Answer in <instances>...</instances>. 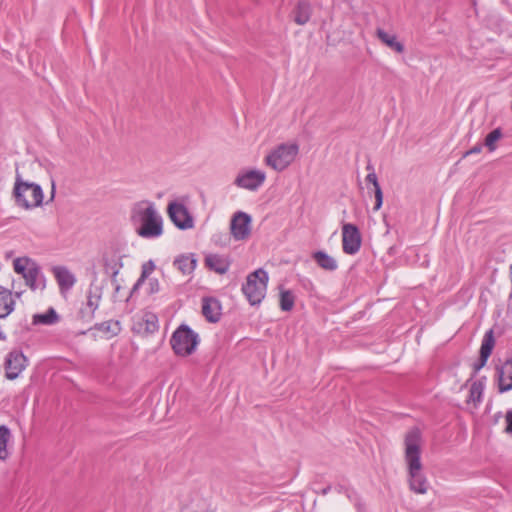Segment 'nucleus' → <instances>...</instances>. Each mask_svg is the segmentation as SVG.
Segmentation results:
<instances>
[{
  "mask_svg": "<svg viewBox=\"0 0 512 512\" xmlns=\"http://www.w3.org/2000/svg\"><path fill=\"white\" fill-rule=\"evenodd\" d=\"M6 339V335L0 331V340H5Z\"/></svg>",
  "mask_w": 512,
  "mask_h": 512,
  "instance_id": "79ce46f5",
  "label": "nucleus"
},
{
  "mask_svg": "<svg viewBox=\"0 0 512 512\" xmlns=\"http://www.w3.org/2000/svg\"><path fill=\"white\" fill-rule=\"evenodd\" d=\"M205 265L208 269L222 275L229 270L230 262L222 255L209 254L205 257Z\"/></svg>",
  "mask_w": 512,
  "mask_h": 512,
  "instance_id": "f3484780",
  "label": "nucleus"
},
{
  "mask_svg": "<svg viewBox=\"0 0 512 512\" xmlns=\"http://www.w3.org/2000/svg\"><path fill=\"white\" fill-rule=\"evenodd\" d=\"M499 392L504 393L512 390V359L506 360L504 368L498 370Z\"/></svg>",
  "mask_w": 512,
  "mask_h": 512,
  "instance_id": "a211bd4d",
  "label": "nucleus"
},
{
  "mask_svg": "<svg viewBox=\"0 0 512 512\" xmlns=\"http://www.w3.org/2000/svg\"><path fill=\"white\" fill-rule=\"evenodd\" d=\"M506 428L505 432L512 435V409L506 412Z\"/></svg>",
  "mask_w": 512,
  "mask_h": 512,
  "instance_id": "e433bc0d",
  "label": "nucleus"
},
{
  "mask_svg": "<svg viewBox=\"0 0 512 512\" xmlns=\"http://www.w3.org/2000/svg\"><path fill=\"white\" fill-rule=\"evenodd\" d=\"M155 264L152 260H149L142 265L141 275L131 289L130 296H132L148 279L149 275L154 271Z\"/></svg>",
  "mask_w": 512,
  "mask_h": 512,
  "instance_id": "bb28decb",
  "label": "nucleus"
},
{
  "mask_svg": "<svg viewBox=\"0 0 512 512\" xmlns=\"http://www.w3.org/2000/svg\"><path fill=\"white\" fill-rule=\"evenodd\" d=\"M40 277H43V275L39 265L35 261L30 262V269L27 271V274L24 275L26 285L31 290H36L40 287V283L38 282Z\"/></svg>",
  "mask_w": 512,
  "mask_h": 512,
  "instance_id": "4be33fe9",
  "label": "nucleus"
},
{
  "mask_svg": "<svg viewBox=\"0 0 512 512\" xmlns=\"http://www.w3.org/2000/svg\"><path fill=\"white\" fill-rule=\"evenodd\" d=\"M59 321V315L56 310L50 307L45 313L33 315L32 323L34 325H53Z\"/></svg>",
  "mask_w": 512,
  "mask_h": 512,
  "instance_id": "b1692460",
  "label": "nucleus"
},
{
  "mask_svg": "<svg viewBox=\"0 0 512 512\" xmlns=\"http://www.w3.org/2000/svg\"><path fill=\"white\" fill-rule=\"evenodd\" d=\"M53 273L61 292L70 290L74 286L76 278L65 266L54 267Z\"/></svg>",
  "mask_w": 512,
  "mask_h": 512,
  "instance_id": "dca6fc26",
  "label": "nucleus"
},
{
  "mask_svg": "<svg viewBox=\"0 0 512 512\" xmlns=\"http://www.w3.org/2000/svg\"><path fill=\"white\" fill-rule=\"evenodd\" d=\"M313 260L323 270L334 272L338 269L337 260L325 251L319 250L312 254Z\"/></svg>",
  "mask_w": 512,
  "mask_h": 512,
  "instance_id": "6ab92c4d",
  "label": "nucleus"
},
{
  "mask_svg": "<svg viewBox=\"0 0 512 512\" xmlns=\"http://www.w3.org/2000/svg\"><path fill=\"white\" fill-rule=\"evenodd\" d=\"M160 291V284H159V281L158 279L156 278H150L148 280V288H147V293L149 295H153L155 293H158Z\"/></svg>",
  "mask_w": 512,
  "mask_h": 512,
  "instance_id": "c9c22d12",
  "label": "nucleus"
},
{
  "mask_svg": "<svg viewBox=\"0 0 512 512\" xmlns=\"http://www.w3.org/2000/svg\"><path fill=\"white\" fill-rule=\"evenodd\" d=\"M22 294H23V291H15V292L13 293V296H14L15 298H18V299H19V298L22 296Z\"/></svg>",
  "mask_w": 512,
  "mask_h": 512,
  "instance_id": "ea45409f",
  "label": "nucleus"
},
{
  "mask_svg": "<svg viewBox=\"0 0 512 512\" xmlns=\"http://www.w3.org/2000/svg\"><path fill=\"white\" fill-rule=\"evenodd\" d=\"M481 151H482V144L478 143L475 146H473L471 149L466 151L464 153L463 157H467V156L472 155V154H479Z\"/></svg>",
  "mask_w": 512,
  "mask_h": 512,
  "instance_id": "4c0bfd02",
  "label": "nucleus"
},
{
  "mask_svg": "<svg viewBox=\"0 0 512 512\" xmlns=\"http://www.w3.org/2000/svg\"><path fill=\"white\" fill-rule=\"evenodd\" d=\"M420 442L421 432L418 428H412L406 433L405 461L410 490L417 494H425L428 491L429 482L422 471Z\"/></svg>",
  "mask_w": 512,
  "mask_h": 512,
  "instance_id": "f257e3e1",
  "label": "nucleus"
},
{
  "mask_svg": "<svg viewBox=\"0 0 512 512\" xmlns=\"http://www.w3.org/2000/svg\"><path fill=\"white\" fill-rule=\"evenodd\" d=\"M330 490H331V486H327V487H325V488H323V489H322V492H321V493H322L323 495H326V494H328V492H329Z\"/></svg>",
  "mask_w": 512,
  "mask_h": 512,
  "instance_id": "a19ab883",
  "label": "nucleus"
},
{
  "mask_svg": "<svg viewBox=\"0 0 512 512\" xmlns=\"http://www.w3.org/2000/svg\"><path fill=\"white\" fill-rule=\"evenodd\" d=\"M251 216L239 211L234 214L230 224L231 234L235 240L247 239L251 233Z\"/></svg>",
  "mask_w": 512,
  "mask_h": 512,
  "instance_id": "9b49d317",
  "label": "nucleus"
},
{
  "mask_svg": "<svg viewBox=\"0 0 512 512\" xmlns=\"http://www.w3.org/2000/svg\"><path fill=\"white\" fill-rule=\"evenodd\" d=\"M202 314L210 323H217L221 318V304L213 297H205L202 300Z\"/></svg>",
  "mask_w": 512,
  "mask_h": 512,
  "instance_id": "2eb2a0df",
  "label": "nucleus"
},
{
  "mask_svg": "<svg viewBox=\"0 0 512 512\" xmlns=\"http://www.w3.org/2000/svg\"><path fill=\"white\" fill-rule=\"evenodd\" d=\"M484 390V384L482 381L478 380L472 383L470 387V400L474 403H480L482 400V394Z\"/></svg>",
  "mask_w": 512,
  "mask_h": 512,
  "instance_id": "2f4dec72",
  "label": "nucleus"
},
{
  "mask_svg": "<svg viewBox=\"0 0 512 512\" xmlns=\"http://www.w3.org/2000/svg\"><path fill=\"white\" fill-rule=\"evenodd\" d=\"M510 275L512 277V264L510 265Z\"/></svg>",
  "mask_w": 512,
  "mask_h": 512,
  "instance_id": "c03bdc74",
  "label": "nucleus"
},
{
  "mask_svg": "<svg viewBox=\"0 0 512 512\" xmlns=\"http://www.w3.org/2000/svg\"><path fill=\"white\" fill-rule=\"evenodd\" d=\"M93 329L103 333L107 338H111L120 333L121 325L117 320H109L102 323H96Z\"/></svg>",
  "mask_w": 512,
  "mask_h": 512,
  "instance_id": "5701e85b",
  "label": "nucleus"
},
{
  "mask_svg": "<svg viewBox=\"0 0 512 512\" xmlns=\"http://www.w3.org/2000/svg\"><path fill=\"white\" fill-rule=\"evenodd\" d=\"M295 297L290 290H282L280 292V308L282 311H291L294 307Z\"/></svg>",
  "mask_w": 512,
  "mask_h": 512,
  "instance_id": "c85d7f7f",
  "label": "nucleus"
},
{
  "mask_svg": "<svg viewBox=\"0 0 512 512\" xmlns=\"http://www.w3.org/2000/svg\"><path fill=\"white\" fill-rule=\"evenodd\" d=\"M54 191H55V190H54V184H53V185H52V192H51V199H53V197H54Z\"/></svg>",
  "mask_w": 512,
  "mask_h": 512,
  "instance_id": "37998d69",
  "label": "nucleus"
},
{
  "mask_svg": "<svg viewBox=\"0 0 512 512\" xmlns=\"http://www.w3.org/2000/svg\"><path fill=\"white\" fill-rule=\"evenodd\" d=\"M298 150L297 144H280L266 156L265 163L275 171H283L293 162Z\"/></svg>",
  "mask_w": 512,
  "mask_h": 512,
  "instance_id": "423d86ee",
  "label": "nucleus"
},
{
  "mask_svg": "<svg viewBox=\"0 0 512 512\" xmlns=\"http://www.w3.org/2000/svg\"><path fill=\"white\" fill-rule=\"evenodd\" d=\"M366 168H367V170H370V172L366 176V182L371 183L375 189L377 186H380L378 183L377 175L374 172V169L371 164H368Z\"/></svg>",
  "mask_w": 512,
  "mask_h": 512,
  "instance_id": "f704fd0d",
  "label": "nucleus"
},
{
  "mask_svg": "<svg viewBox=\"0 0 512 512\" xmlns=\"http://www.w3.org/2000/svg\"><path fill=\"white\" fill-rule=\"evenodd\" d=\"M375 33L377 38L390 49L397 53H402L404 51V45L397 40L396 35L389 34L382 28H377Z\"/></svg>",
  "mask_w": 512,
  "mask_h": 512,
  "instance_id": "aec40b11",
  "label": "nucleus"
},
{
  "mask_svg": "<svg viewBox=\"0 0 512 512\" xmlns=\"http://www.w3.org/2000/svg\"><path fill=\"white\" fill-rule=\"evenodd\" d=\"M495 345V339L493 335V330H488L483 337L481 347H480V355L477 362L473 364L474 374H476L480 369H482L486 363L488 358L490 357L493 348Z\"/></svg>",
  "mask_w": 512,
  "mask_h": 512,
  "instance_id": "4468645a",
  "label": "nucleus"
},
{
  "mask_svg": "<svg viewBox=\"0 0 512 512\" xmlns=\"http://www.w3.org/2000/svg\"><path fill=\"white\" fill-rule=\"evenodd\" d=\"M362 245V236L359 228L352 223L342 225V250L347 255H355Z\"/></svg>",
  "mask_w": 512,
  "mask_h": 512,
  "instance_id": "6e6552de",
  "label": "nucleus"
},
{
  "mask_svg": "<svg viewBox=\"0 0 512 512\" xmlns=\"http://www.w3.org/2000/svg\"><path fill=\"white\" fill-rule=\"evenodd\" d=\"M145 331L148 333H154L158 330V319L154 314L146 315L145 318Z\"/></svg>",
  "mask_w": 512,
  "mask_h": 512,
  "instance_id": "473e14b6",
  "label": "nucleus"
},
{
  "mask_svg": "<svg viewBox=\"0 0 512 512\" xmlns=\"http://www.w3.org/2000/svg\"><path fill=\"white\" fill-rule=\"evenodd\" d=\"M266 179L265 172L261 170H248L239 173L236 177L234 184L240 188L256 191Z\"/></svg>",
  "mask_w": 512,
  "mask_h": 512,
  "instance_id": "9d476101",
  "label": "nucleus"
},
{
  "mask_svg": "<svg viewBox=\"0 0 512 512\" xmlns=\"http://www.w3.org/2000/svg\"><path fill=\"white\" fill-rule=\"evenodd\" d=\"M374 195H375V205L373 207L374 211H378L383 204V192L380 186H377L374 189Z\"/></svg>",
  "mask_w": 512,
  "mask_h": 512,
  "instance_id": "72a5a7b5",
  "label": "nucleus"
},
{
  "mask_svg": "<svg viewBox=\"0 0 512 512\" xmlns=\"http://www.w3.org/2000/svg\"><path fill=\"white\" fill-rule=\"evenodd\" d=\"M102 263L104 271L111 278V282L115 284V291L118 292L120 285L117 284V276L123 267L122 256L118 255L116 251L113 253L104 252L102 255Z\"/></svg>",
  "mask_w": 512,
  "mask_h": 512,
  "instance_id": "f8f14e48",
  "label": "nucleus"
},
{
  "mask_svg": "<svg viewBox=\"0 0 512 512\" xmlns=\"http://www.w3.org/2000/svg\"><path fill=\"white\" fill-rule=\"evenodd\" d=\"M294 21L298 25L306 24L310 19V6L307 2L301 1L297 4L294 12Z\"/></svg>",
  "mask_w": 512,
  "mask_h": 512,
  "instance_id": "a878e982",
  "label": "nucleus"
},
{
  "mask_svg": "<svg viewBox=\"0 0 512 512\" xmlns=\"http://www.w3.org/2000/svg\"><path fill=\"white\" fill-rule=\"evenodd\" d=\"M11 289H8V288H5L3 286L0 285V296L5 294V292H8L10 291Z\"/></svg>",
  "mask_w": 512,
  "mask_h": 512,
  "instance_id": "58836bf2",
  "label": "nucleus"
},
{
  "mask_svg": "<svg viewBox=\"0 0 512 512\" xmlns=\"http://www.w3.org/2000/svg\"><path fill=\"white\" fill-rule=\"evenodd\" d=\"M138 203L131 212V221L136 233L144 239L158 238L163 234V220L151 202Z\"/></svg>",
  "mask_w": 512,
  "mask_h": 512,
  "instance_id": "f03ea898",
  "label": "nucleus"
},
{
  "mask_svg": "<svg viewBox=\"0 0 512 512\" xmlns=\"http://www.w3.org/2000/svg\"><path fill=\"white\" fill-rule=\"evenodd\" d=\"M199 335L186 324H181L172 334L170 344L178 356H189L199 344Z\"/></svg>",
  "mask_w": 512,
  "mask_h": 512,
  "instance_id": "39448f33",
  "label": "nucleus"
},
{
  "mask_svg": "<svg viewBox=\"0 0 512 512\" xmlns=\"http://www.w3.org/2000/svg\"><path fill=\"white\" fill-rule=\"evenodd\" d=\"M27 365V358L20 350H12L5 359V376L9 380L16 379Z\"/></svg>",
  "mask_w": 512,
  "mask_h": 512,
  "instance_id": "1a4fd4ad",
  "label": "nucleus"
},
{
  "mask_svg": "<svg viewBox=\"0 0 512 512\" xmlns=\"http://www.w3.org/2000/svg\"><path fill=\"white\" fill-rule=\"evenodd\" d=\"M33 261L34 260H32L29 257H19V258H16L13 261L14 271L17 274L22 275V277L24 278V275H26L27 271L30 269V262H33Z\"/></svg>",
  "mask_w": 512,
  "mask_h": 512,
  "instance_id": "7c9ffc66",
  "label": "nucleus"
},
{
  "mask_svg": "<svg viewBox=\"0 0 512 512\" xmlns=\"http://www.w3.org/2000/svg\"><path fill=\"white\" fill-rule=\"evenodd\" d=\"M102 298V287L91 283L87 295L86 307L80 310L82 319L90 321L94 318L95 311L98 309Z\"/></svg>",
  "mask_w": 512,
  "mask_h": 512,
  "instance_id": "ddd939ff",
  "label": "nucleus"
},
{
  "mask_svg": "<svg viewBox=\"0 0 512 512\" xmlns=\"http://www.w3.org/2000/svg\"><path fill=\"white\" fill-rule=\"evenodd\" d=\"M13 197L17 206L29 210L43 203V190L39 184L23 181L21 175L16 172Z\"/></svg>",
  "mask_w": 512,
  "mask_h": 512,
  "instance_id": "7ed1b4c3",
  "label": "nucleus"
},
{
  "mask_svg": "<svg viewBox=\"0 0 512 512\" xmlns=\"http://www.w3.org/2000/svg\"><path fill=\"white\" fill-rule=\"evenodd\" d=\"M503 136L502 129L496 128L492 130L490 133L487 134L485 137L484 145L487 147V149L490 152H493L496 150V142L500 140Z\"/></svg>",
  "mask_w": 512,
  "mask_h": 512,
  "instance_id": "c756f323",
  "label": "nucleus"
},
{
  "mask_svg": "<svg viewBox=\"0 0 512 512\" xmlns=\"http://www.w3.org/2000/svg\"><path fill=\"white\" fill-rule=\"evenodd\" d=\"M167 213L172 223L180 230H188L194 227V219L188 208L177 201H172L167 206Z\"/></svg>",
  "mask_w": 512,
  "mask_h": 512,
  "instance_id": "0eeeda50",
  "label": "nucleus"
},
{
  "mask_svg": "<svg viewBox=\"0 0 512 512\" xmlns=\"http://www.w3.org/2000/svg\"><path fill=\"white\" fill-rule=\"evenodd\" d=\"M173 265L183 274L188 275L196 268L197 260L193 255H181L175 258Z\"/></svg>",
  "mask_w": 512,
  "mask_h": 512,
  "instance_id": "412c9836",
  "label": "nucleus"
},
{
  "mask_svg": "<svg viewBox=\"0 0 512 512\" xmlns=\"http://www.w3.org/2000/svg\"><path fill=\"white\" fill-rule=\"evenodd\" d=\"M10 438V430L7 426H0V460L8 457L7 444Z\"/></svg>",
  "mask_w": 512,
  "mask_h": 512,
  "instance_id": "cd10ccee",
  "label": "nucleus"
},
{
  "mask_svg": "<svg viewBox=\"0 0 512 512\" xmlns=\"http://www.w3.org/2000/svg\"><path fill=\"white\" fill-rule=\"evenodd\" d=\"M268 280V273L262 268L255 270L247 276L241 290L252 306L259 305L264 299Z\"/></svg>",
  "mask_w": 512,
  "mask_h": 512,
  "instance_id": "20e7f679",
  "label": "nucleus"
},
{
  "mask_svg": "<svg viewBox=\"0 0 512 512\" xmlns=\"http://www.w3.org/2000/svg\"><path fill=\"white\" fill-rule=\"evenodd\" d=\"M15 309V300L12 290L0 296V318H6Z\"/></svg>",
  "mask_w": 512,
  "mask_h": 512,
  "instance_id": "393cba45",
  "label": "nucleus"
}]
</instances>
